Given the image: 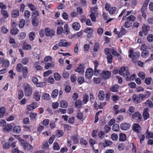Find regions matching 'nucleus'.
<instances>
[{
  "label": "nucleus",
  "mask_w": 153,
  "mask_h": 153,
  "mask_svg": "<svg viewBox=\"0 0 153 153\" xmlns=\"http://www.w3.org/2000/svg\"><path fill=\"white\" fill-rule=\"evenodd\" d=\"M146 138L148 139L149 138H153V133L151 132H149L147 130L145 133Z\"/></svg>",
  "instance_id": "obj_20"
},
{
  "label": "nucleus",
  "mask_w": 153,
  "mask_h": 153,
  "mask_svg": "<svg viewBox=\"0 0 153 153\" xmlns=\"http://www.w3.org/2000/svg\"><path fill=\"white\" fill-rule=\"evenodd\" d=\"M130 125L128 123H124L121 124L120 127L123 130H127L130 128Z\"/></svg>",
  "instance_id": "obj_8"
},
{
  "label": "nucleus",
  "mask_w": 153,
  "mask_h": 153,
  "mask_svg": "<svg viewBox=\"0 0 153 153\" xmlns=\"http://www.w3.org/2000/svg\"><path fill=\"white\" fill-rule=\"evenodd\" d=\"M12 128V125L11 124H8L6 125L4 128V130L7 132L10 131Z\"/></svg>",
  "instance_id": "obj_32"
},
{
  "label": "nucleus",
  "mask_w": 153,
  "mask_h": 153,
  "mask_svg": "<svg viewBox=\"0 0 153 153\" xmlns=\"http://www.w3.org/2000/svg\"><path fill=\"white\" fill-rule=\"evenodd\" d=\"M119 88V86L117 84H115L112 86L110 88V90L112 92H117Z\"/></svg>",
  "instance_id": "obj_16"
},
{
  "label": "nucleus",
  "mask_w": 153,
  "mask_h": 153,
  "mask_svg": "<svg viewBox=\"0 0 153 153\" xmlns=\"http://www.w3.org/2000/svg\"><path fill=\"white\" fill-rule=\"evenodd\" d=\"M89 96L86 94H84L83 97V102L84 104H86L88 101Z\"/></svg>",
  "instance_id": "obj_36"
},
{
  "label": "nucleus",
  "mask_w": 153,
  "mask_h": 153,
  "mask_svg": "<svg viewBox=\"0 0 153 153\" xmlns=\"http://www.w3.org/2000/svg\"><path fill=\"white\" fill-rule=\"evenodd\" d=\"M120 129L119 126L117 124H114L113 126L112 129L114 131H118Z\"/></svg>",
  "instance_id": "obj_49"
},
{
  "label": "nucleus",
  "mask_w": 153,
  "mask_h": 153,
  "mask_svg": "<svg viewBox=\"0 0 153 153\" xmlns=\"http://www.w3.org/2000/svg\"><path fill=\"white\" fill-rule=\"evenodd\" d=\"M132 23L127 20L125 22L124 24V27L126 28H128L131 27Z\"/></svg>",
  "instance_id": "obj_51"
},
{
  "label": "nucleus",
  "mask_w": 153,
  "mask_h": 153,
  "mask_svg": "<svg viewBox=\"0 0 153 153\" xmlns=\"http://www.w3.org/2000/svg\"><path fill=\"white\" fill-rule=\"evenodd\" d=\"M138 96L137 97L135 95H134L132 97V100L133 102L134 103L137 104L141 102L139 100Z\"/></svg>",
  "instance_id": "obj_22"
},
{
  "label": "nucleus",
  "mask_w": 153,
  "mask_h": 153,
  "mask_svg": "<svg viewBox=\"0 0 153 153\" xmlns=\"http://www.w3.org/2000/svg\"><path fill=\"white\" fill-rule=\"evenodd\" d=\"M60 106L62 108H66L68 105V103L65 100H61L60 102Z\"/></svg>",
  "instance_id": "obj_24"
},
{
  "label": "nucleus",
  "mask_w": 153,
  "mask_h": 153,
  "mask_svg": "<svg viewBox=\"0 0 153 153\" xmlns=\"http://www.w3.org/2000/svg\"><path fill=\"white\" fill-rule=\"evenodd\" d=\"M29 37L30 40H33L35 38L34 32L32 31L29 34Z\"/></svg>",
  "instance_id": "obj_43"
},
{
  "label": "nucleus",
  "mask_w": 153,
  "mask_h": 153,
  "mask_svg": "<svg viewBox=\"0 0 153 153\" xmlns=\"http://www.w3.org/2000/svg\"><path fill=\"white\" fill-rule=\"evenodd\" d=\"M147 39L149 42H152L153 40V35L151 34L149 35L147 37Z\"/></svg>",
  "instance_id": "obj_62"
},
{
  "label": "nucleus",
  "mask_w": 153,
  "mask_h": 153,
  "mask_svg": "<svg viewBox=\"0 0 153 153\" xmlns=\"http://www.w3.org/2000/svg\"><path fill=\"white\" fill-rule=\"evenodd\" d=\"M149 109L147 108L144 109L143 116L144 119L145 120H147L149 117Z\"/></svg>",
  "instance_id": "obj_10"
},
{
  "label": "nucleus",
  "mask_w": 153,
  "mask_h": 153,
  "mask_svg": "<svg viewBox=\"0 0 153 153\" xmlns=\"http://www.w3.org/2000/svg\"><path fill=\"white\" fill-rule=\"evenodd\" d=\"M45 30L47 36L51 37L54 35L55 31L53 30L48 27L46 28Z\"/></svg>",
  "instance_id": "obj_4"
},
{
  "label": "nucleus",
  "mask_w": 153,
  "mask_h": 153,
  "mask_svg": "<svg viewBox=\"0 0 153 153\" xmlns=\"http://www.w3.org/2000/svg\"><path fill=\"white\" fill-rule=\"evenodd\" d=\"M85 66L84 64H80L75 69V71L79 73L80 74H83L84 72Z\"/></svg>",
  "instance_id": "obj_7"
},
{
  "label": "nucleus",
  "mask_w": 153,
  "mask_h": 153,
  "mask_svg": "<svg viewBox=\"0 0 153 153\" xmlns=\"http://www.w3.org/2000/svg\"><path fill=\"white\" fill-rule=\"evenodd\" d=\"M138 76L142 79H144L145 77V73L142 72H140L138 74Z\"/></svg>",
  "instance_id": "obj_59"
},
{
  "label": "nucleus",
  "mask_w": 153,
  "mask_h": 153,
  "mask_svg": "<svg viewBox=\"0 0 153 153\" xmlns=\"http://www.w3.org/2000/svg\"><path fill=\"white\" fill-rule=\"evenodd\" d=\"M99 45L97 43H96L94 46L93 49L94 52H97L99 49Z\"/></svg>",
  "instance_id": "obj_58"
},
{
  "label": "nucleus",
  "mask_w": 153,
  "mask_h": 153,
  "mask_svg": "<svg viewBox=\"0 0 153 153\" xmlns=\"http://www.w3.org/2000/svg\"><path fill=\"white\" fill-rule=\"evenodd\" d=\"M132 118L135 120L136 122H139L142 118L141 114L139 112L134 113L132 115Z\"/></svg>",
  "instance_id": "obj_2"
},
{
  "label": "nucleus",
  "mask_w": 153,
  "mask_h": 153,
  "mask_svg": "<svg viewBox=\"0 0 153 153\" xmlns=\"http://www.w3.org/2000/svg\"><path fill=\"white\" fill-rule=\"evenodd\" d=\"M83 114L81 112L79 111L76 117L79 120H82L83 117Z\"/></svg>",
  "instance_id": "obj_61"
},
{
  "label": "nucleus",
  "mask_w": 153,
  "mask_h": 153,
  "mask_svg": "<svg viewBox=\"0 0 153 153\" xmlns=\"http://www.w3.org/2000/svg\"><path fill=\"white\" fill-rule=\"evenodd\" d=\"M82 101L80 100H77L75 102V106L77 108H79L82 106Z\"/></svg>",
  "instance_id": "obj_25"
},
{
  "label": "nucleus",
  "mask_w": 153,
  "mask_h": 153,
  "mask_svg": "<svg viewBox=\"0 0 153 153\" xmlns=\"http://www.w3.org/2000/svg\"><path fill=\"white\" fill-rule=\"evenodd\" d=\"M94 71L91 68H88L86 71L85 76L86 78L90 79L92 77Z\"/></svg>",
  "instance_id": "obj_5"
},
{
  "label": "nucleus",
  "mask_w": 153,
  "mask_h": 153,
  "mask_svg": "<svg viewBox=\"0 0 153 153\" xmlns=\"http://www.w3.org/2000/svg\"><path fill=\"white\" fill-rule=\"evenodd\" d=\"M75 118L74 117H71L69 118L68 122L70 124H73L74 123Z\"/></svg>",
  "instance_id": "obj_64"
},
{
  "label": "nucleus",
  "mask_w": 153,
  "mask_h": 153,
  "mask_svg": "<svg viewBox=\"0 0 153 153\" xmlns=\"http://www.w3.org/2000/svg\"><path fill=\"white\" fill-rule=\"evenodd\" d=\"M111 129V127L108 125L105 126L104 128V130L106 133H108L110 131Z\"/></svg>",
  "instance_id": "obj_60"
},
{
  "label": "nucleus",
  "mask_w": 153,
  "mask_h": 153,
  "mask_svg": "<svg viewBox=\"0 0 153 153\" xmlns=\"http://www.w3.org/2000/svg\"><path fill=\"white\" fill-rule=\"evenodd\" d=\"M127 20L130 22L132 23L134 21L135 19V17L133 15H131L126 18Z\"/></svg>",
  "instance_id": "obj_29"
},
{
  "label": "nucleus",
  "mask_w": 153,
  "mask_h": 153,
  "mask_svg": "<svg viewBox=\"0 0 153 153\" xmlns=\"http://www.w3.org/2000/svg\"><path fill=\"white\" fill-rule=\"evenodd\" d=\"M64 133L62 130H57L56 132V135L58 137H60L63 136Z\"/></svg>",
  "instance_id": "obj_42"
},
{
  "label": "nucleus",
  "mask_w": 153,
  "mask_h": 153,
  "mask_svg": "<svg viewBox=\"0 0 153 153\" xmlns=\"http://www.w3.org/2000/svg\"><path fill=\"white\" fill-rule=\"evenodd\" d=\"M19 15V11L18 10H14L12 13V16L14 18H16Z\"/></svg>",
  "instance_id": "obj_41"
},
{
  "label": "nucleus",
  "mask_w": 153,
  "mask_h": 153,
  "mask_svg": "<svg viewBox=\"0 0 153 153\" xmlns=\"http://www.w3.org/2000/svg\"><path fill=\"white\" fill-rule=\"evenodd\" d=\"M111 137L113 140L115 141L117 139L118 136L117 134L114 133L111 134Z\"/></svg>",
  "instance_id": "obj_63"
},
{
  "label": "nucleus",
  "mask_w": 153,
  "mask_h": 153,
  "mask_svg": "<svg viewBox=\"0 0 153 153\" xmlns=\"http://www.w3.org/2000/svg\"><path fill=\"white\" fill-rule=\"evenodd\" d=\"M34 67L37 70H42L43 69V68L40 65V63L38 62H35L34 64Z\"/></svg>",
  "instance_id": "obj_23"
},
{
  "label": "nucleus",
  "mask_w": 153,
  "mask_h": 153,
  "mask_svg": "<svg viewBox=\"0 0 153 153\" xmlns=\"http://www.w3.org/2000/svg\"><path fill=\"white\" fill-rule=\"evenodd\" d=\"M63 28L62 27H58L57 28V33L58 34H61L63 31Z\"/></svg>",
  "instance_id": "obj_52"
},
{
  "label": "nucleus",
  "mask_w": 153,
  "mask_h": 153,
  "mask_svg": "<svg viewBox=\"0 0 153 153\" xmlns=\"http://www.w3.org/2000/svg\"><path fill=\"white\" fill-rule=\"evenodd\" d=\"M26 34L24 32H22L19 33L18 37L19 39H24L26 36Z\"/></svg>",
  "instance_id": "obj_53"
},
{
  "label": "nucleus",
  "mask_w": 153,
  "mask_h": 153,
  "mask_svg": "<svg viewBox=\"0 0 153 153\" xmlns=\"http://www.w3.org/2000/svg\"><path fill=\"white\" fill-rule=\"evenodd\" d=\"M23 87L24 88V91L25 96H29L32 94V89L29 85L26 83H24L23 85Z\"/></svg>",
  "instance_id": "obj_1"
},
{
  "label": "nucleus",
  "mask_w": 153,
  "mask_h": 153,
  "mask_svg": "<svg viewBox=\"0 0 153 153\" xmlns=\"http://www.w3.org/2000/svg\"><path fill=\"white\" fill-rule=\"evenodd\" d=\"M24 68L23 65L21 63L18 64L16 68V70L18 72H21Z\"/></svg>",
  "instance_id": "obj_35"
},
{
  "label": "nucleus",
  "mask_w": 153,
  "mask_h": 153,
  "mask_svg": "<svg viewBox=\"0 0 153 153\" xmlns=\"http://www.w3.org/2000/svg\"><path fill=\"white\" fill-rule=\"evenodd\" d=\"M10 65V62L8 60H6L3 62L2 66L3 67H5V68H8Z\"/></svg>",
  "instance_id": "obj_46"
},
{
  "label": "nucleus",
  "mask_w": 153,
  "mask_h": 153,
  "mask_svg": "<svg viewBox=\"0 0 153 153\" xmlns=\"http://www.w3.org/2000/svg\"><path fill=\"white\" fill-rule=\"evenodd\" d=\"M50 96L48 94H45L42 96V98L45 100H48L50 99Z\"/></svg>",
  "instance_id": "obj_47"
},
{
  "label": "nucleus",
  "mask_w": 153,
  "mask_h": 153,
  "mask_svg": "<svg viewBox=\"0 0 153 153\" xmlns=\"http://www.w3.org/2000/svg\"><path fill=\"white\" fill-rule=\"evenodd\" d=\"M30 15V12L28 10H26L25 11L24 16L26 18H28L29 17Z\"/></svg>",
  "instance_id": "obj_44"
},
{
  "label": "nucleus",
  "mask_w": 153,
  "mask_h": 153,
  "mask_svg": "<svg viewBox=\"0 0 153 153\" xmlns=\"http://www.w3.org/2000/svg\"><path fill=\"white\" fill-rule=\"evenodd\" d=\"M68 43L66 42L65 40H61L60 41V42L59 43V46H64L67 47L68 46Z\"/></svg>",
  "instance_id": "obj_27"
},
{
  "label": "nucleus",
  "mask_w": 153,
  "mask_h": 153,
  "mask_svg": "<svg viewBox=\"0 0 153 153\" xmlns=\"http://www.w3.org/2000/svg\"><path fill=\"white\" fill-rule=\"evenodd\" d=\"M71 139L73 141L74 144H77L79 142L78 139L77 135H74L71 137Z\"/></svg>",
  "instance_id": "obj_37"
},
{
  "label": "nucleus",
  "mask_w": 153,
  "mask_h": 153,
  "mask_svg": "<svg viewBox=\"0 0 153 153\" xmlns=\"http://www.w3.org/2000/svg\"><path fill=\"white\" fill-rule=\"evenodd\" d=\"M119 72L120 75L125 77L126 78L127 76L129 75V72L128 71L126 70V68L123 66L121 68L119 71Z\"/></svg>",
  "instance_id": "obj_3"
},
{
  "label": "nucleus",
  "mask_w": 153,
  "mask_h": 153,
  "mask_svg": "<svg viewBox=\"0 0 153 153\" xmlns=\"http://www.w3.org/2000/svg\"><path fill=\"white\" fill-rule=\"evenodd\" d=\"M104 92L103 91H100L98 94L99 99L101 100H103L104 99Z\"/></svg>",
  "instance_id": "obj_21"
},
{
  "label": "nucleus",
  "mask_w": 153,
  "mask_h": 153,
  "mask_svg": "<svg viewBox=\"0 0 153 153\" xmlns=\"http://www.w3.org/2000/svg\"><path fill=\"white\" fill-rule=\"evenodd\" d=\"M145 105L149 108H152L153 107V103L150 100H148L144 103Z\"/></svg>",
  "instance_id": "obj_19"
},
{
  "label": "nucleus",
  "mask_w": 153,
  "mask_h": 153,
  "mask_svg": "<svg viewBox=\"0 0 153 153\" xmlns=\"http://www.w3.org/2000/svg\"><path fill=\"white\" fill-rule=\"evenodd\" d=\"M98 15V13H94V11H92L90 15L92 21L93 22H95L96 21V17Z\"/></svg>",
  "instance_id": "obj_14"
},
{
  "label": "nucleus",
  "mask_w": 153,
  "mask_h": 153,
  "mask_svg": "<svg viewBox=\"0 0 153 153\" xmlns=\"http://www.w3.org/2000/svg\"><path fill=\"white\" fill-rule=\"evenodd\" d=\"M64 33L66 35L70 33V29L68 24H65L64 25Z\"/></svg>",
  "instance_id": "obj_18"
},
{
  "label": "nucleus",
  "mask_w": 153,
  "mask_h": 153,
  "mask_svg": "<svg viewBox=\"0 0 153 153\" xmlns=\"http://www.w3.org/2000/svg\"><path fill=\"white\" fill-rule=\"evenodd\" d=\"M33 97L36 101H39L40 99V95L39 92L36 91L33 94Z\"/></svg>",
  "instance_id": "obj_17"
},
{
  "label": "nucleus",
  "mask_w": 153,
  "mask_h": 153,
  "mask_svg": "<svg viewBox=\"0 0 153 153\" xmlns=\"http://www.w3.org/2000/svg\"><path fill=\"white\" fill-rule=\"evenodd\" d=\"M21 131V128L20 126H16L13 128V131L15 133H19Z\"/></svg>",
  "instance_id": "obj_26"
},
{
  "label": "nucleus",
  "mask_w": 153,
  "mask_h": 153,
  "mask_svg": "<svg viewBox=\"0 0 153 153\" xmlns=\"http://www.w3.org/2000/svg\"><path fill=\"white\" fill-rule=\"evenodd\" d=\"M136 76L135 74H133L132 75H131V76H130L129 74V75L127 76L126 77V80L127 81H129L131 80H134V79L135 78V77Z\"/></svg>",
  "instance_id": "obj_33"
},
{
  "label": "nucleus",
  "mask_w": 153,
  "mask_h": 153,
  "mask_svg": "<svg viewBox=\"0 0 153 153\" xmlns=\"http://www.w3.org/2000/svg\"><path fill=\"white\" fill-rule=\"evenodd\" d=\"M31 22L33 26H37L39 25V20L37 16H34L32 18Z\"/></svg>",
  "instance_id": "obj_11"
},
{
  "label": "nucleus",
  "mask_w": 153,
  "mask_h": 153,
  "mask_svg": "<svg viewBox=\"0 0 153 153\" xmlns=\"http://www.w3.org/2000/svg\"><path fill=\"white\" fill-rule=\"evenodd\" d=\"M150 26L146 25H143L142 27L143 32L145 35L148 34V32L150 29Z\"/></svg>",
  "instance_id": "obj_12"
},
{
  "label": "nucleus",
  "mask_w": 153,
  "mask_h": 153,
  "mask_svg": "<svg viewBox=\"0 0 153 153\" xmlns=\"http://www.w3.org/2000/svg\"><path fill=\"white\" fill-rule=\"evenodd\" d=\"M116 8L115 7H112L109 10V13L110 14H113L116 12Z\"/></svg>",
  "instance_id": "obj_56"
},
{
  "label": "nucleus",
  "mask_w": 153,
  "mask_h": 153,
  "mask_svg": "<svg viewBox=\"0 0 153 153\" xmlns=\"http://www.w3.org/2000/svg\"><path fill=\"white\" fill-rule=\"evenodd\" d=\"M111 75V73L108 71H104L101 73L102 78L105 80L109 78Z\"/></svg>",
  "instance_id": "obj_6"
},
{
  "label": "nucleus",
  "mask_w": 153,
  "mask_h": 153,
  "mask_svg": "<svg viewBox=\"0 0 153 153\" xmlns=\"http://www.w3.org/2000/svg\"><path fill=\"white\" fill-rule=\"evenodd\" d=\"M53 149L55 150H59L60 147L58 143L56 142H54L53 144Z\"/></svg>",
  "instance_id": "obj_50"
},
{
  "label": "nucleus",
  "mask_w": 153,
  "mask_h": 153,
  "mask_svg": "<svg viewBox=\"0 0 153 153\" xmlns=\"http://www.w3.org/2000/svg\"><path fill=\"white\" fill-rule=\"evenodd\" d=\"M58 93L59 91L57 89L54 90L52 92L51 97L53 98H55L58 95Z\"/></svg>",
  "instance_id": "obj_39"
},
{
  "label": "nucleus",
  "mask_w": 153,
  "mask_h": 153,
  "mask_svg": "<svg viewBox=\"0 0 153 153\" xmlns=\"http://www.w3.org/2000/svg\"><path fill=\"white\" fill-rule=\"evenodd\" d=\"M96 143V141L93 139H90L89 140V143L92 147L93 149L94 150V145Z\"/></svg>",
  "instance_id": "obj_57"
},
{
  "label": "nucleus",
  "mask_w": 153,
  "mask_h": 153,
  "mask_svg": "<svg viewBox=\"0 0 153 153\" xmlns=\"http://www.w3.org/2000/svg\"><path fill=\"white\" fill-rule=\"evenodd\" d=\"M5 111V109L4 107H2L0 108V118L3 117Z\"/></svg>",
  "instance_id": "obj_34"
},
{
  "label": "nucleus",
  "mask_w": 153,
  "mask_h": 153,
  "mask_svg": "<svg viewBox=\"0 0 153 153\" xmlns=\"http://www.w3.org/2000/svg\"><path fill=\"white\" fill-rule=\"evenodd\" d=\"M72 27L74 30H78L80 29L81 26L79 23L75 22L72 23Z\"/></svg>",
  "instance_id": "obj_13"
},
{
  "label": "nucleus",
  "mask_w": 153,
  "mask_h": 153,
  "mask_svg": "<svg viewBox=\"0 0 153 153\" xmlns=\"http://www.w3.org/2000/svg\"><path fill=\"white\" fill-rule=\"evenodd\" d=\"M22 71L23 72L22 74L23 76L25 78L27 76L28 73L27 67H24Z\"/></svg>",
  "instance_id": "obj_28"
},
{
  "label": "nucleus",
  "mask_w": 153,
  "mask_h": 153,
  "mask_svg": "<svg viewBox=\"0 0 153 153\" xmlns=\"http://www.w3.org/2000/svg\"><path fill=\"white\" fill-rule=\"evenodd\" d=\"M28 6L30 8V10L32 11H35L36 9L35 6L33 4L31 3L29 4H28Z\"/></svg>",
  "instance_id": "obj_55"
},
{
  "label": "nucleus",
  "mask_w": 153,
  "mask_h": 153,
  "mask_svg": "<svg viewBox=\"0 0 153 153\" xmlns=\"http://www.w3.org/2000/svg\"><path fill=\"white\" fill-rule=\"evenodd\" d=\"M149 51L147 50L143 51L141 53V56L143 57L147 56L149 55Z\"/></svg>",
  "instance_id": "obj_45"
},
{
  "label": "nucleus",
  "mask_w": 153,
  "mask_h": 153,
  "mask_svg": "<svg viewBox=\"0 0 153 153\" xmlns=\"http://www.w3.org/2000/svg\"><path fill=\"white\" fill-rule=\"evenodd\" d=\"M140 56V53L139 52H135L133 53L131 57L132 58V62L135 63L137 60Z\"/></svg>",
  "instance_id": "obj_9"
},
{
  "label": "nucleus",
  "mask_w": 153,
  "mask_h": 153,
  "mask_svg": "<svg viewBox=\"0 0 153 153\" xmlns=\"http://www.w3.org/2000/svg\"><path fill=\"white\" fill-rule=\"evenodd\" d=\"M19 30L17 28L15 27H13L10 30V33L14 35H16L18 32Z\"/></svg>",
  "instance_id": "obj_31"
},
{
  "label": "nucleus",
  "mask_w": 153,
  "mask_h": 153,
  "mask_svg": "<svg viewBox=\"0 0 153 153\" xmlns=\"http://www.w3.org/2000/svg\"><path fill=\"white\" fill-rule=\"evenodd\" d=\"M105 133L104 131H101L99 132L98 135L99 138L100 139H103L105 137Z\"/></svg>",
  "instance_id": "obj_38"
},
{
  "label": "nucleus",
  "mask_w": 153,
  "mask_h": 153,
  "mask_svg": "<svg viewBox=\"0 0 153 153\" xmlns=\"http://www.w3.org/2000/svg\"><path fill=\"white\" fill-rule=\"evenodd\" d=\"M126 139V135L124 133H120L119 135V140L120 141H125Z\"/></svg>",
  "instance_id": "obj_30"
},
{
  "label": "nucleus",
  "mask_w": 153,
  "mask_h": 153,
  "mask_svg": "<svg viewBox=\"0 0 153 153\" xmlns=\"http://www.w3.org/2000/svg\"><path fill=\"white\" fill-rule=\"evenodd\" d=\"M24 94L23 91L22 90H19L18 91V96L19 99H21L23 97Z\"/></svg>",
  "instance_id": "obj_54"
},
{
  "label": "nucleus",
  "mask_w": 153,
  "mask_h": 153,
  "mask_svg": "<svg viewBox=\"0 0 153 153\" xmlns=\"http://www.w3.org/2000/svg\"><path fill=\"white\" fill-rule=\"evenodd\" d=\"M141 127L137 123H135L133 126V130L136 132H139L140 130Z\"/></svg>",
  "instance_id": "obj_15"
},
{
  "label": "nucleus",
  "mask_w": 153,
  "mask_h": 153,
  "mask_svg": "<svg viewBox=\"0 0 153 153\" xmlns=\"http://www.w3.org/2000/svg\"><path fill=\"white\" fill-rule=\"evenodd\" d=\"M25 24V21L23 19H21L19 25L20 28H21L23 27Z\"/></svg>",
  "instance_id": "obj_48"
},
{
  "label": "nucleus",
  "mask_w": 153,
  "mask_h": 153,
  "mask_svg": "<svg viewBox=\"0 0 153 153\" xmlns=\"http://www.w3.org/2000/svg\"><path fill=\"white\" fill-rule=\"evenodd\" d=\"M112 56L110 54L107 55L106 58L107 59V62L109 63H111L112 62Z\"/></svg>",
  "instance_id": "obj_40"
}]
</instances>
